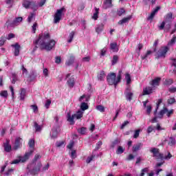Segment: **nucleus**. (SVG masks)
Here are the masks:
<instances>
[{
	"label": "nucleus",
	"instance_id": "27",
	"mask_svg": "<svg viewBox=\"0 0 176 176\" xmlns=\"http://www.w3.org/2000/svg\"><path fill=\"white\" fill-rule=\"evenodd\" d=\"M75 61V56H70L69 58L68 59V60L66 62V65H67V67H69V65H72V64L74 63Z\"/></svg>",
	"mask_w": 176,
	"mask_h": 176
},
{
	"label": "nucleus",
	"instance_id": "25",
	"mask_svg": "<svg viewBox=\"0 0 176 176\" xmlns=\"http://www.w3.org/2000/svg\"><path fill=\"white\" fill-rule=\"evenodd\" d=\"M110 49L114 52H119V48H118V43H113L110 44Z\"/></svg>",
	"mask_w": 176,
	"mask_h": 176
},
{
	"label": "nucleus",
	"instance_id": "6",
	"mask_svg": "<svg viewBox=\"0 0 176 176\" xmlns=\"http://www.w3.org/2000/svg\"><path fill=\"white\" fill-rule=\"evenodd\" d=\"M64 10H65V8L57 10L54 18V23L55 24H57V23H60V20H61V16H63V12H64Z\"/></svg>",
	"mask_w": 176,
	"mask_h": 176
},
{
	"label": "nucleus",
	"instance_id": "55",
	"mask_svg": "<svg viewBox=\"0 0 176 176\" xmlns=\"http://www.w3.org/2000/svg\"><path fill=\"white\" fill-rule=\"evenodd\" d=\"M90 60H91L90 56H87V57L82 58V63H89V61H90Z\"/></svg>",
	"mask_w": 176,
	"mask_h": 176
},
{
	"label": "nucleus",
	"instance_id": "26",
	"mask_svg": "<svg viewBox=\"0 0 176 176\" xmlns=\"http://www.w3.org/2000/svg\"><path fill=\"white\" fill-rule=\"evenodd\" d=\"M34 127L36 132H41L42 131V129H43V125H38L36 122H34Z\"/></svg>",
	"mask_w": 176,
	"mask_h": 176
},
{
	"label": "nucleus",
	"instance_id": "64",
	"mask_svg": "<svg viewBox=\"0 0 176 176\" xmlns=\"http://www.w3.org/2000/svg\"><path fill=\"white\" fill-rule=\"evenodd\" d=\"M168 91H170V93H176V87H172L169 88Z\"/></svg>",
	"mask_w": 176,
	"mask_h": 176
},
{
	"label": "nucleus",
	"instance_id": "3",
	"mask_svg": "<svg viewBox=\"0 0 176 176\" xmlns=\"http://www.w3.org/2000/svg\"><path fill=\"white\" fill-rule=\"evenodd\" d=\"M28 145L30 149L25 153L23 160V162L25 160H28V159H30V156H31V155L34 153V151H35V140H34L33 139H30L29 140Z\"/></svg>",
	"mask_w": 176,
	"mask_h": 176
},
{
	"label": "nucleus",
	"instance_id": "35",
	"mask_svg": "<svg viewBox=\"0 0 176 176\" xmlns=\"http://www.w3.org/2000/svg\"><path fill=\"white\" fill-rule=\"evenodd\" d=\"M104 30V23H100L96 28V31L98 34H100Z\"/></svg>",
	"mask_w": 176,
	"mask_h": 176
},
{
	"label": "nucleus",
	"instance_id": "44",
	"mask_svg": "<svg viewBox=\"0 0 176 176\" xmlns=\"http://www.w3.org/2000/svg\"><path fill=\"white\" fill-rule=\"evenodd\" d=\"M96 109L100 112H105V107H104L102 105L96 106Z\"/></svg>",
	"mask_w": 176,
	"mask_h": 176
},
{
	"label": "nucleus",
	"instance_id": "39",
	"mask_svg": "<svg viewBox=\"0 0 176 176\" xmlns=\"http://www.w3.org/2000/svg\"><path fill=\"white\" fill-rule=\"evenodd\" d=\"M98 8H95V12L94 13V15L92 16V19H94V20H97L98 19Z\"/></svg>",
	"mask_w": 176,
	"mask_h": 176
},
{
	"label": "nucleus",
	"instance_id": "36",
	"mask_svg": "<svg viewBox=\"0 0 176 176\" xmlns=\"http://www.w3.org/2000/svg\"><path fill=\"white\" fill-rule=\"evenodd\" d=\"M125 79L126 80V85H130L131 83V76L129 73L125 74Z\"/></svg>",
	"mask_w": 176,
	"mask_h": 176
},
{
	"label": "nucleus",
	"instance_id": "29",
	"mask_svg": "<svg viewBox=\"0 0 176 176\" xmlns=\"http://www.w3.org/2000/svg\"><path fill=\"white\" fill-rule=\"evenodd\" d=\"M36 13L35 12H30V15L28 17V23H31L32 21V20H34V19H35V16H36Z\"/></svg>",
	"mask_w": 176,
	"mask_h": 176
},
{
	"label": "nucleus",
	"instance_id": "11",
	"mask_svg": "<svg viewBox=\"0 0 176 176\" xmlns=\"http://www.w3.org/2000/svg\"><path fill=\"white\" fill-rule=\"evenodd\" d=\"M23 6L25 8V9H28L30 6H32V9L36 10L38 9V5L35 4V3L30 1L25 0L23 2Z\"/></svg>",
	"mask_w": 176,
	"mask_h": 176
},
{
	"label": "nucleus",
	"instance_id": "34",
	"mask_svg": "<svg viewBox=\"0 0 176 176\" xmlns=\"http://www.w3.org/2000/svg\"><path fill=\"white\" fill-rule=\"evenodd\" d=\"M121 80H122V70H120L118 72L117 78L116 79V85H118V83H119V82H120Z\"/></svg>",
	"mask_w": 176,
	"mask_h": 176
},
{
	"label": "nucleus",
	"instance_id": "23",
	"mask_svg": "<svg viewBox=\"0 0 176 176\" xmlns=\"http://www.w3.org/2000/svg\"><path fill=\"white\" fill-rule=\"evenodd\" d=\"M24 160V155L23 157H19V159L14 160L12 162H10V164H19L20 162L22 163H24V162H27V160Z\"/></svg>",
	"mask_w": 176,
	"mask_h": 176
},
{
	"label": "nucleus",
	"instance_id": "13",
	"mask_svg": "<svg viewBox=\"0 0 176 176\" xmlns=\"http://www.w3.org/2000/svg\"><path fill=\"white\" fill-rule=\"evenodd\" d=\"M23 143V138H16L15 139V142H14V145L12 148V149L14 151H17V149H20V148H21V145Z\"/></svg>",
	"mask_w": 176,
	"mask_h": 176
},
{
	"label": "nucleus",
	"instance_id": "14",
	"mask_svg": "<svg viewBox=\"0 0 176 176\" xmlns=\"http://www.w3.org/2000/svg\"><path fill=\"white\" fill-rule=\"evenodd\" d=\"M41 167H42V163L38 162L37 165L30 170V173L32 174V175H36V174L41 171Z\"/></svg>",
	"mask_w": 176,
	"mask_h": 176
},
{
	"label": "nucleus",
	"instance_id": "30",
	"mask_svg": "<svg viewBox=\"0 0 176 176\" xmlns=\"http://www.w3.org/2000/svg\"><path fill=\"white\" fill-rule=\"evenodd\" d=\"M67 84L69 87H73L75 86V78L74 77H72L67 80Z\"/></svg>",
	"mask_w": 176,
	"mask_h": 176
},
{
	"label": "nucleus",
	"instance_id": "12",
	"mask_svg": "<svg viewBox=\"0 0 176 176\" xmlns=\"http://www.w3.org/2000/svg\"><path fill=\"white\" fill-rule=\"evenodd\" d=\"M158 28L160 31L164 30V32H170V30H171V22H165L163 28H162L161 25H158Z\"/></svg>",
	"mask_w": 176,
	"mask_h": 176
},
{
	"label": "nucleus",
	"instance_id": "50",
	"mask_svg": "<svg viewBox=\"0 0 176 176\" xmlns=\"http://www.w3.org/2000/svg\"><path fill=\"white\" fill-rule=\"evenodd\" d=\"M36 27H38V23L36 22H35L33 24V25L32 26V30L33 34H35V32L36 31Z\"/></svg>",
	"mask_w": 176,
	"mask_h": 176
},
{
	"label": "nucleus",
	"instance_id": "16",
	"mask_svg": "<svg viewBox=\"0 0 176 176\" xmlns=\"http://www.w3.org/2000/svg\"><path fill=\"white\" fill-rule=\"evenodd\" d=\"M162 80V78L157 77L151 81L150 85L155 87V86H159L160 85V81Z\"/></svg>",
	"mask_w": 176,
	"mask_h": 176
},
{
	"label": "nucleus",
	"instance_id": "54",
	"mask_svg": "<svg viewBox=\"0 0 176 176\" xmlns=\"http://www.w3.org/2000/svg\"><path fill=\"white\" fill-rule=\"evenodd\" d=\"M146 113L147 115H151V112H152V106L148 105L146 107Z\"/></svg>",
	"mask_w": 176,
	"mask_h": 176
},
{
	"label": "nucleus",
	"instance_id": "58",
	"mask_svg": "<svg viewBox=\"0 0 176 176\" xmlns=\"http://www.w3.org/2000/svg\"><path fill=\"white\" fill-rule=\"evenodd\" d=\"M175 102V98H170L168 100V104H170V105L174 104Z\"/></svg>",
	"mask_w": 176,
	"mask_h": 176
},
{
	"label": "nucleus",
	"instance_id": "47",
	"mask_svg": "<svg viewBox=\"0 0 176 176\" xmlns=\"http://www.w3.org/2000/svg\"><path fill=\"white\" fill-rule=\"evenodd\" d=\"M30 107L32 108L34 113H38V106H36V104H32Z\"/></svg>",
	"mask_w": 176,
	"mask_h": 176
},
{
	"label": "nucleus",
	"instance_id": "46",
	"mask_svg": "<svg viewBox=\"0 0 176 176\" xmlns=\"http://www.w3.org/2000/svg\"><path fill=\"white\" fill-rule=\"evenodd\" d=\"M78 131L80 134H82V135H84V134H86V128L82 127L80 129H78Z\"/></svg>",
	"mask_w": 176,
	"mask_h": 176
},
{
	"label": "nucleus",
	"instance_id": "10",
	"mask_svg": "<svg viewBox=\"0 0 176 176\" xmlns=\"http://www.w3.org/2000/svg\"><path fill=\"white\" fill-rule=\"evenodd\" d=\"M174 18L173 17V12L166 14L164 16V19L161 23V28H163L165 23H172Z\"/></svg>",
	"mask_w": 176,
	"mask_h": 176
},
{
	"label": "nucleus",
	"instance_id": "60",
	"mask_svg": "<svg viewBox=\"0 0 176 176\" xmlns=\"http://www.w3.org/2000/svg\"><path fill=\"white\" fill-rule=\"evenodd\" d=\"M153 17H155V12H151L150 16L147 18V20L152 21L153 20Z\"/></svg>",
	"mask_w": 176,
	"mask_h": 176
},
{
	"label": "nucleus",
	"instance_id": "42",
	"mask_svg": "<svg viewBox=\"0 0 176 176\" xmlns=\"http://www.w3.org/2000/svg\"><path fill=\"white\" fill-rule=\"evenodd\" d=\"M85 99V102H87V101H89V100L90 99V98L89 96H86V95H82V96L80 97L79 98V101L82 102L83 101V100Z\"/></svg>",
	"mask_w": 176,
	"mask_h": 176
},
{
	"label": "nucleus",
	"instance_id": "61",
	"mask_svg": "<svg viewBox=\"0 0 176 176\" xmlns=\"http://www.w3.org/2000/svg\"><path fill=\"white\" fill-rule=\"evenodd\" d=\"M0 94L1 97H4L5 98H6V97H8V91H3L1 92Z\"/></svg>",
	"mask_w": 176,
	"mask_h": 176
},
{
	"label": "nucleus",
	"instance_id": "8",
	"mask_svg": "<svg viewBox=\"0 0 176 176\" xmlns=\"http://www.w3.org/2000/svg\"><path fill=\"white\" fill-rule=\"evenodd\" d=\"M173 113H174V109H171L168 111L167 108H164L158 113V118H160V119H162V118H163V115L164 114H166V116H168V118H170V116H171V115H173Z\"/></svg>",
	"mask_w": 176,
	"mask_h": 176
},
{
	"label": "nucleus",
	"instance_id": "24",
	"mask_svg": "<svg viewBox=\"0 0 176 176\" xmlns=\"http://www.w3.org/2000/svg\"><path fill=\"white\" fill-rule=\"evenodd\" d=\"M104 9H108V8H112V0H105L103 4Z\"/></svg>",
	"mask_w": 176,
	"mask_h": 176
},
{
	"label": "nucleus",
	"instance_id": "57",
	"mask_svg": "<svg viewBox=\"0 0 176 176\" xmlns=\"http://www.w3.org/2000/svg\"><path fill=\"white\" fill-rule=\"evenodd\" d=\"M75 142H74V140H72L69 144L67 145V148L68 149H72V148L74 147Z\"/></svg>",
	"mask_w": 176,
	"mask_h": 176
},
{
	"label": "nucleus",
	"instance_id": "4",
	"mask_svg": "<svg viewBox=\"0 0 176 176\" xmlns=\"http://www.w3.org/2000/svg\"><path fill=\"white\" fill-rule=\"evenodd\" d=\"M21 21H23V17L19 16L15 18V20H14L12 22H10V20H8L6 22V25L7 28H12L13 27H16V25H19Z\"/></svg>",
	"mask_w": 176,
	"mask_h": 176
},
{
	"label": "nucleus",
	"instance_id": "48",
	"mask_svg": "<svg viewBox=\"0 0 176 176\" xmlns=\"http://www.w3.org/2000/svg\"><path fill=\"white\" fill-rule=\"evenodd\" d=\"M94 157H96V155H91V156L88 157L86 160V163H87V164H89V163H91V162H92V160L94 159Z\"/></svg>",
	"mask_w": 176,
	"mask_h": 176
},
{
	"label": "nucleus",
	"instance_id": "2",
	"mask_svg": "<svg viewBox=\"0 0 176 176\" xmlns=\"http://www.w3.org/2000/svg\"><path fill=\"white\" fill-rule=\"evenodd\" d=\"M83 112L82 110H78L76 113L74 114L73 116H71V113H67V122H69L70 124H75V121H74V119L75 118L76 119H81V118H83Z\"/></svg>",
	"mask_w": 176,
	"mask_h": 176
},
{
	"label": "nucleus",
	"instance_id": "33",
	"mask_svg": "<svg viewBox=\"0 0 176 176\" xmlns=\"http://www.w3.org/2000/svg\"><path fill=\"white\" fill-rule=\"evenodd\" d=\"M124 152V148H123L122 146H119L116 150V153L117 155H122Z\"/></svg>",
	"mask_w": 176,
	"mask_h": 176
},
{
	"label": "nucleus",
	"instance_id": "18",
	"mask_svg": "<svg viewBox=\"0 0 176 176\" xmlns=\"http://www.w3.org/2000/svg\"><path fill=\"white\" fill-rule=\"evenodd\" d=\"M11 46L12 47H14V56H19L20 54V45L16 43L15 44H13Z\"/></svg>",
	"mask_w": 176,
	"mask_h": 176
},
{
	"label": "nucleus",
	"instance_id": "7",
	"mask_svg": "<svg viewBox=\"0 0 176 176\" xmlns=\"http://www.w3.org/2000/svg\"><path fill=\"white\" fill-rule=\"evenodd\" d=\"M150 152L153 153V157H156V159H160L161 160L164 159L163 153H161L159 151V148H151V149H150Z\"/></svg>",
	"mask_w": 176,
	"mask_h": 176
},
{
	"label": "nucleus",
	"instance_id": "49",
	"mask_svg": "<svg viewBox=\"0 0 176 176\" xmlns=\"http://www.w3.org/2000/svg\"><path fill=\"white\" fill-rule=\"evenodd\" d=\"M120 143V140L118 139H116L111 144L112 148H115L116 145H118V144Z\"/></svg>",
	"mask_w": 176,
	"mask_h": 176
},
{
	"label": "nucleus",
	"instance_id": "53",
	"mask_svg": "<svg viewBox=\"0 0 176 176\" xmlns=\"http://www.w3.org/2000/svg\"><path fill=\"white\" fill-rule=\"evenodd\" d=\"M5 42H6V38L3 37H1L0 38V47L3 46L5 45Z\"/></svg>",
	"mask_w": 176,
	"mask_h": 176
},
{
	"label": "nucleus",
	"instance_id": "40",
	"mask_svg": "<svg viewBox=\"0 0 176 176\" xmlns=\"http://www.w3.org/2000/svg\"><path fill=\"white\" fill-rule=\"evenodd\" d=\"M162 102H163V99H159L157 103L156 109L154 111V115H156V113H157V109H159V107H160V104H162Z\"/></svg>",
	"mask_w": 176,
	"mask_h": 176
},
{
	"label": "nucleus",
	"instance_id": "38",
	"mask_svg": "<svg viewBox=\"0 0 176 176\" xmlns=\"http://www.w3.org/2000/svg\"><path fill=\"white\" fill-rule=\"evenodd\" d=\"M74 36H75V32L73 31L69 35V40L67 41L68 43H71V42H72Z\"/></svg>",
	"mask_w": 176,
	"mask_h": 176
},
{
	"label": "nucleus",
	"instance_id": "22",
	"mask_svg": "<svg viewBox=\"0 0 176 176\" xmlns=\"http://www.w3.org/2000/svg\"><path fill=\"white\" fill-rule=\"evenodd\" d=\"M58 135V131H57V129L56 128L52 129L50 133L51 138L54 140V138H56Z\"/></svg>",
	"mask_w": 176,
	"mask_h": 176
},
{
	"label": "nucleus",
	"instance_id": "21",
	"mask_svg": "<svg viewBox=\"0 0 176 176\" xmlns=\"http://www.w3.org/2000/svg\"><path fill=\"white\" fill-rule=\"evenodd\" d=\"M153 89L151 87H146L143 89V96H148L151 94L153 91Z\"/></svg>",
	"mask_w": 176,
	"mask_h": 176
},
{
	"label": "nucleus",
	"instance_id": "20",
	"mask_svg": "<svg viewBox=\"0 0 176 176\" xmlns=\"http://www.w3.org/2000/svg\"><path fill=\"white\" fill-rule=\"evenodd\" d=\"M105 76H106L105 72L100 71V73L97 76L98 80L102 82V80H104V79H105Z\"/></svg>",
	"mask_w": 176,
	"mask_h": 176
},
{
	"label": "nucleus",
	"instance_id": "62",
	"mask_svg": "<svg viewBox=\"0 0 176 176\" xmlns=\"http://www.w3.org/2000/svg\"><path fill=\"white\" fill-rule=\"evenodd\" d=\"M13 171H14L13 168H10L7 172H6L5 175L7 176L12 175V173H13Z\"/></svg>",
	"mask_w": 176,
	"mask_h": 176
},
{
	"label": "nucleus",
	"instance_id": "28",
	"mask_svg": "<svg viewBox=\"0 0 176 176\" xmlns=\"http://www.w3.org/2000/svg\"><path fill=\"white\" fill-rule=\"evenodd\" d=\"M80 108L82 112H85V111H86L87 109H89V104L83 102L81 103Z\"/></svg>",
	"mask_w": 176,
	"mask_h": 176
},
{
	"label": "nucleus",
	"instance_id": "52",
	"mask_svg": "<svg viewBox=\"0 0 176 176\" xmlns=\"http://www.w3.org/2000/svg\"><path fill=\"white\" fill-rule=\"evenodd\" d=\"M6 3H7V5H10L9 8H12L13 6L14 1L13 0H6Z\"/></svg>",
	"mask_w": 176,
	"mask_h": 176
},
{
	"label": "nucleus",
	"instance_id": "1",
	"mask_svg": "<svg viewBox=\"0 0 176 176\" xmlns=\"http://www.w3.org/2000/svg\"><path fill=\"white\" fill-rule=\"evenodd\" d=\"M34 43L35 45L34 50L38 49V45L40 46L41 50H47V52H50L56 46V41L54 40H50V34L48 32L40 34L38 38Z\"/></svg>",
	"mask_w": 176,
	"mask_h": 176
},
{
	"label": "nucleus",
	"instance_id": "32",
	"mask_svg": "<svg viewBox=\"0 0 176 176\" xmlns=\"http://www.w3.org/2000/svg\"><path fill=\"white\" fill-rule=\"evenodd\" d=\"M174 81L171 78H167L164 80V86H171V84L173 83Z\"/></svg>",
	"mask_w": 176,
	"mask_h": 176
},
{
	"label": "nucleus",
	"instance_id": "19",
	"mask_svg": "<svg viewBox=\"0 0 176 176\" xmlns=\"http://www.w3.org/2000/svg\"><path fill=\"white\" fill-rule=\"evenodd\" d=\"M9 140H6V142L4 143V151L9 153L12 151V146L10 144Z\"/></svg>",
	"mask_w": 176,
	"mask_h": 176
},
{
	"label": "nucleus",
	"instance_id": "56",
	"mask_svg": "<svg viewBox=\"0 0 176 176\" xmlns=\"http://www.w3.org/2000/svg\"><path fill=\"white\" fill-rule=\"evenodd\" d=\"M140 129H138L135 131V133L133 135V138H138L140 137Z\"/></svg>",
	"mask_w": 176,
	"mask_h": 176
},
{
	"label": "nucleus",
	"instance_id": "45",
	"mask_svg": "<svg viewBox=\"0 0 176 176\" xmlns=\"http://www.w3.org/2000/svg\"><path fill=\"white\" fill-rule=\"evenodd\" d=\"M125 13H126V10H124V9L123 8L118 10L117 12L118 16H120L124 14Z\"/></svg>",
	"mask_w": 176,
	"mask_h": 176
},
{
	"label": "nucleus",
	"instance_id": "43",
	"mask_svg": "<svg viewBox=\"0 0 176 176\" xmlns=\"http://www.w3.org/2000/svg\"><path fill=\"white\" fill-rule=\"evenodd\" d=\"M118 60H119V56L118 55H114L113 56L112 65H115V64L118 63Z\"/></svg>",
	"mask_w": 176,
	"mask_h": 176
},
{
	"label": "nucleus",
	"instance_id": "51",
	"mask_svg": "<svg viewBox=\"0 0 176 176\" xmlns=\"http://www.w3.org/2000/svg\"><path fill=\"white\" fill-rule=\"evenodd\" d=\"M101 145H102V142L101 141L98 142L96 144V146L95 148V151H98V149L101 148Z\"/></svg>",
	"mask_w": 176,
	"mask_h": 176
},
{
	"label": "nucleus",
	"instance_id": "63",
	"mask_svg": "<svg viewBox=\"0 0 176 176\" xmlns=\"http://www.w3.org/2000/svg\"><path fill=\"white\" fill-rule=\"evenodd\" d=\"M171 61H172V65L171 67H175V68H176V59L174 58H170Z\"/></svg>",
	"mask_w": 176,
	"mask_h": 176
},
{
	"label": "nucleus",
	"instance_id": "41",
	"mask_svg": "<svg viewBox=\"0 0 176 176\" xmlns=\"http://www.w3.org/2000/svg\"><path fill=\"white\" fill-rule=\"evenodd\" d=\"M170 142L168 143L170 146H174L175 144V138L170 137L169 138Z\"/></svg>",
	"mask_w": 176,
	"mask_h": 176
},
{
	"label": "nucleus",
	"instance_id": "9",
	"mask_svg": "<svg viewBox=\"0 0 176 176\" xmlns=\"http://www.w3.org/2000/svg\"><path fill=\"white\" fill-rule=\"evenodd\" d=\"M107 82L109 85H114L116 87V74L115 73H111L107 75Z\"/></svg>",
	"mask_w": 176,
	"mask_h": 176
},
{
	"label": "nucleus",
	"instance_id": "37",
	"mask_svg": "<svg viewBox=\"0 0 176 176\" xmlns=\"http://www.w3.org/2000/svg\"><path fill=\"white\" fill-rule=\"evenodd\" d=\"M133 92H128L126 94L125 97L128 101H131V100H133Z\"/></svg>",
	"mask_w": 176,
	"mask_h": 176
},
{
	"label": "nucleus",
	"instance_id": "15",
	"mask_svg": "<svg viewBox=\"0 0 176 176\" xmlns=\"http://www.w3.org/2000/svg\"><path fill=\"white\" fill-rule=\"evenodd\" d=\"M131 19H133V16L129 15L127 17H124V19L120 20L118 21V24L119 25H123V24H127V23H129V21H130Z\"/></svg>",
	"mask_w": 176,
	"mask_h": 176
},
{
	"label": "nucleus",
	"instance_id": "31",
	"mask_svg": "<svg viewBox=\"0 0 176 176\" xmlns=\"http://www.w3.org/2000/svg\"><path fill=\"white\" fill-rule=\"evenodd\" d=\"M24 98H25V89L24 88L21 89L20 93V100L23 101Z\"/></svg>",
	"mask_w": 176,
	"mask_h": 176
},
{
	"label": "nucleus",
	"instance_id": "5",
	"mask_svg": "<svg viewBox=\"0 0 176 176\" xmlns=\"http://www.w3.org/2000/svg\"><path fill=\"white\" fill-rule=\"evenodd\" d=\"M168 47H161L159 50L156 52V58H164L166 57V54H167V52H168Z\"/></svg>",
	"mask_w": 176,
	"mask_h": 176
},
{
	"label": "nucleus",
	"instance_id": "59",
	"mask_svg": "<svg viewBox=\"0 0 176 176\" xmlns=\"http://www.w3.org/2000/svg\"><path fill=\"white\" fill-rule=\"evenodd\" d=\"M50 104H52V100H47L45 104V107L47 108V109H48L49 107H50Z\"/></svg>",
	"mask_w": 176,
	"mask_h": 176
},
{
	"label": "nucleus",
	"instance_id": "17",
	"mask_svg": "<svg viewBox=\"0 0 176 176\" xmlns=\"http://www.w3.org/2000/svg\"><path fill=\"white\" fill-rule=\"evenodd\" d=\"M143 144L141 142H139L135 145L133 146L132 147V152L135 153V152H138V151H140L141 148L143 146Z\"/></svg>",
	"mask_w": 176,
	"mask_h": 176
}]
</instances>
